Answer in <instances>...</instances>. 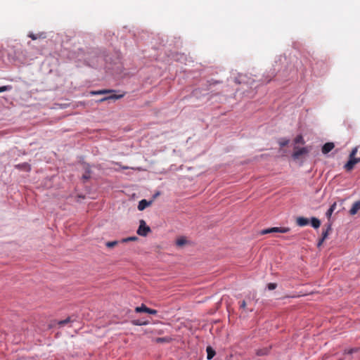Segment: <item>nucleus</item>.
Returning <instances> with one entry per match:
<instances>
[{"mask_svg":"<svg viewBox=\"0 0 360 360\" xmlns=\"http://www.w3.org/2000/svg\"><path fill=\"white\" fill-rule=\"evenodd\" d=\"M104 58V53L98 49L92 50L89 53L86 60H87L88 65L93 68H96L100 62Z\"/></svg>","mask_w":360,"mask_h":360,"instance_id":"1","label":"nucleus"},{"mask_svg":"<svg viewBox=\"0 0 360 360\" xmlns=\"http://www.w3.org/2000/svg\"><path fill=\"white\" fill-rule=\"evenodd\" d=\"M358 152V147L352 148L349 155V160L345 165L344 168L346 171L350 172L354 169L356 164L360 162V158H356V155Z\"/></svg>","mask_w":360,"mask_h":360,"instance_id":"2","label":"nucleus"},{"mask_svg":"<svg viewBox=\"0 0 360 360\" xmlns=\"http://www.w3.org/2000/svg\"><path fill=\"white\" fill-rule=\"evenodd\" d=\"M309 152L307 147H303V148H298L295 147L294 152L292 155L293 159L298 160L303 155H305Z\"/></svg>","mask_w":360,"mask_h":360,"instance_id":"3","label":"nucleus"},{"mask_svg":"<svg viewBox=\"0 0 360 360\" xmlns=\"http://www.w3.org/2000/svg\"><path fill=\"white\" fill-rule=\"evenodd\" d=\"M290 231V229L288 227H273L270 229H264L262 231L261 233L262 235L271 233H288Z\"/></svg>","mask_w":360,"mask_h":360,"instance_id":"4","label":"nucleus"},{"mask_svg":"<svg viewBox=\"0 0 360 360\" xmlns=\"http://www.w3.org/2000/svg\"><path fill=\"white\" fill-rule=\"evenodd\" d=\"M149 232H150V228L146 225L144 220L141 219L137 230V233L141 236H146Z\"/></svg>","mask_w":360,"mask_h":360,"instance_id":"5","label":"nucleus"},{"mask_svg":"<svg viewBox=\"0 0 360 360\" xmlns=\"http://www.w3.org/2000/svg\"><path fill=\"white\" fill-rule=\"evenodd\" d=\"M122 97H123L122 94L116 95V94H112L111 93L110 95L105 96V97H103V98L97 100L96 103H102V102H104V101H116V100L120 99V98H121Z\"/></svg>","mask_w":360,"mask_h":360,"instance_id":"6","label":"nucleus"},{"mask_svg":"<svg viewBox=\"0 0 360 360\" xmlns=\"http://www.w3.org/2000/svg\"><path fill=\"white\" fill-rule=\"evenodd\" d=\"M335 147V145L332 142H328L325 143L322 147V153L323 154H327L330 152Z\"/></svg>","mask_w":360,"mask_h":360,"instance_id":"7","label":"nucleus"},{"mask_svg":"<svg viewBox=\"0 0 360 360\" xmlns=\"http://www.w3.org/2000/svg\"><path fill=\"white\" fill-rule=\"evenodd\" d=\"M112 92H114V90H111V89H103V90H99V91H91L89 92V95H91V96L103 95V94H111Z\"/></svg>","mask_w":360,"mask_h":360,"instance_id":"8","label":"nucleus"},{"mask_svg":"<svg viewBox=\"0 0 360 360\" xmlns=\"http://www.w3.org/2000/svg\"><path fill=\"white\" fill-rule=\"evenodd\" d=\"M28 37H30L32 40H36L37 39H45L46 37V34L45 32H39L38 34L30 32Z\"/></svg>","mask_w":360,"mask_h":360,"instance_id":"9","label":"nucleus"},{"mask_svg":"<svg viewBox=\"0 0 360 360\" xmlns=\"http://www.w3.org/2000/svg\"><path fill=\"white\" fill-rule=\"evenodd\" d=\"M359 210H360V200H359L357 202H355L353 204L352 208L349 210V213L352 215H354V214H356L358 212V211Z\"/></svg>","mask_w":360,"mask_h":360,"instance_id":"10","label":"nucleus"},{"mask_svg":"<svg viewBox=\"0 0 360 360\" xmlns=\"http://www.w3.org/2000/svg\"><path fill=\"white\" fill-rule=\"evenodd\" d=\"M297 224L300 226H304L309 224V220L303 217H299L296 219Z\"/></svg>","mask_w":360,"mask_h":360,"instance_id":"11","label":"nucleus"},{"mask_svg":"<svg viewBox=\"0 0 360 360\" xmlns=\"http://www.w3.org/2000/svg\"><path fill=\"white\" fill-rule=\"evenodd\" d=\"M151 204V202H148L146 200H141L138 205V209L140 211L143 210L145 208H146L148 206H149Z\"/></svg>","mask_w":360,"mask_h":360,"instance_id":"12","label":"nucleus"},{"mask_svg":"<svg viewBox=\"0 0 360 360\" xmlns=\"http://www.w3.org/2000/svg\"><path fill=\"white\" fill-rule=\"evenodd\" d=\"M15 167L18 168L19 169L25 170L27 172L31 169L30 165L27 163L18 164L15 165Z\"/></svg>","mask_w":360,"mask_h":360,"instance_id":"13","label":"nucleus"},{"mask_svg":"<svg viewBox=\"0 0 360 360\" xmlns=\"http://www.w3.org/2000/svg\"><path fill=\"white\" fill-rule=\"evenodd\" d=\"M148 307H147L144 304H142L140 307H136L135 308V311L136 313H141V312H148Z\"/></svg>","mask_w":360,"mask_h":360,"instance_id":"14","label":"nucleus"},{"mask_svg":"<svg viewBox=\"0 0 360 360\" xmlns=\"http://www.w3.org/2000/svg\"><path fill=\"white\" fill-rule=\"evenodd\" d=\"M311 224L314 229H318L321 225V221L316 217H312L311 219Z\"/></svg>","mask_w":360,"mask_h":360,"instance_id":"15","label":"nucleus"},{"mask_svg":"<svg viewBox=\"0 0 360 360\" xmlns=\"http://www.w3.org/2000/svg\"><path fill=\"white\" fill-rule=\"evenodd\" d=\"M336 202H334L330 207V208L328 210L327 212H326V217L330 219L333 212H334L335 207H336Z\"/></svg>","mask_w":360,"mask_h":360,"instance_id":"16","label":"nucleus"},{"mask_svg":"<svg viewBox=\"0 0 360 360\" xmlns=\"http://www.w3.org/2000/svg\"><path fill=\"white\" fill-rule=\"evenodd\" d=\"M240 308L243 309V310L252 311L253 310V308H248L247 307V302L245 300H243L240 302Z\"/></svg>","mask_w":360,"mask_h":360,"instance_id":"17","label":"nucleus"},{"mask_svg":"<svg viewBox=\"0 0 360 360\" xmlns=\"http://www.w3.org/2000/svg\"><path fill=\"white\" fill-rule=\"evenodd\" d=\"M207 359H212L215 355V352L211 347H207Z\"/></svg>","mask_w":360,"mask_h":360,"instance_id":"18","label":"nucleus"},{"mask_svg":"<svg viewBox=\"0 0 360 360\" xmlns=\"http://www.w3.org/2000/svg\"><path fill=\"white\" fill-rule=\"evenodd\" d=\"M186 243H187V240H186V238H184V237H181L179 238H178L176 241V244L179 247H181V246L184 245Z\"/></svg>","mask_w":360,"mask_h":360,"instance_id":"19","label":"nucleus"},{"mask_svg":"<svg viewBox=\"0 0 360 360\" xmlns=\"http://www.w3.org/2000/svg\"><path fill=\"white\" fill-rule=\"evenodd\" d=\"M269 349L268 348H264V349H258L257 351V354L258 356H264V355H266L269 353Z\"/></svg>","mask_w":360,"mask_h":360,"instance_id":"20","label":"nucleus"},{"mask_svg":"<svg viewBox=\"0 0 360 360\" xmlns=\"http://www.w3.org/2000/svg\"><path fill=\"white\" fill-rule=\"evenodd\" d=\"M131 323L134 326H145L148 323V321H141L140 320H133Z\"/></svg>","mask_w":360,"mask_h":360,"instance_id":"21","label":"nucleus"},{"mask_svg":"<svg viewBox=\"0 0 360 360\" xmlns=\"http://www.w3.org/2000/svg\"><path fill=\"white\" fill-rule=\"evenodd\" d=\"M71 321L70 317H68L67 319L60 321L58 322L59 326H63L64 325L70 323Z\"/></svg>","mask_w":360,"mask_h":360,"instance_id":"22","label":"nucleus"},{"mask_svg":"<svg viewBox=\"0 0 360 360\" xmlns=\"http://www.w3.org/2000/svg\"><path fill=\"white\" fill-rule=\"evenodd\" d=\"M117 243H118V241H117V240H114V241H109V242H107L105 245H106V246H107L108 248H113V247H115V245H117Z\"/></svg>","mask_w":360,"mask_h":360,"instance_id":"23","label":"nucleus"},{"mask_svg":"<svg viewBox=\"0 0 360 360\" xmlns=\"http://www.w3.org/2000/svg\"><path fill=\"white\" fill-rule=\"evenodd\" d=\"M331 229L330 228V225L328 226V229L325 231H323L322 233V237L321 238L326 240V238L328 237V231Z\"/></svg>","mask_w":360,"mask_h":360,"instance_id":"24","label":"nucleus"},{"mask_svg":"<svg viewBox=\"0 0 360 360\" xmlns=\"http://www.w3.org/2000/svg\"><path fill=\"white\" fill-rule=\"evenodd\" d=\"M11 89V86L9 85L3 86L0 87V92L7 91Z\"/></svg>","mask_w":360,"mask_h":360,"instance_id":"25","label":"nucleus"},{"mask_svg":"<svg viewBox=\"0 0 360 360\" xmlns=\"http://www.w3.org/2000/svg\"><path fill=\"white\" fill-rule=\"evenodd\" d=\"M276 286H277L276 283H270L267 285L268 289L270 290L276 289Z\"/></svg>","mask_w":360,"mask_h":360,"instance_id":"26","label":"nucleus"},{"mask_svg":"<svg viewBox=\"0 0 360 360\" xmlns=\"http://www.w3.org/2000/svg\"><path fill=\"white\" fill-rule=\"evenodd\" d=\"M137 239L136 237L134 236V237H129V238H124L123 239V242H128V241H134V240H136Z\"/></svg>","mask_w":360,"mask_h":360,"instance_id":"27","label":"nucleus"},{"mask_svg":"<svg viewBox=\"0 0 360 360\" xmlns=\"http://www.w3.org/2000/svg\"><path fill=\"white\" fill-rule=\"evenodd\" d=\"M147 313H148V314H153V315H155V314H156L158 313V311H157V310H155V309H150V308H148V312H147Z\"/></svg>","mask_w":360,"mask_h":360,"instance_id":"28","label":"nucleus"},{"mask_svg":"<svg viewBox=\"0 0 360 360\" xmlns=\"http://www.w3.org/2000/svg\"><path fill=\"white\" fill-rule=\"evenodd\" d=\"M324 240H325L324 239H323V238H320V239H319V242H318V244H317L318 247H320V246L323 244V243L324 242Z\"/></svg>","mask_w":360,"mask_h":360,"instance_id":"29","label":"nucleus"},{"mask_svg":"<svg viewBox=\"0 0 360 360\" xmlns=\"http://www.w3.org/2000/svg\"><path fill=\"white\" fill-rule=\"evenodd\" d=\"M90 178V174L89 173H86L85 174L83 175V179H88Z\"/></svg>","mask_w":360,"mask_h":360,"instance_id":"30","label":"nucleus"},{"mask_svg":"<svg viewBox=\"0 0 360 360\" xmlns=\"http://www.w3.org/2000/svg\"><path fill=\"white\" fill-rule=\"evenodd\" d=\"M302 138V136H297V138L295 139V143H300L301 141Z\"/></svg>","mask_w":360,"mask_h":360,"instance_id":"31","label":"nucleus"},{"mask_svg":"<svg viewBox=\"0 0 360 360\" xmlns=\"http://www.w3.org/2000/svg\"><path fill=\"white\" fill-rule=\"evenodd\" d=\"M157 341L158 342H164V341H165V338H158Z\"/></svg>","mask_w":360,"mask_h":360,"instance_id":"32","label":"nucleus"},{"mask_svg":"<svg viewBox=\"0 0 360 360\" xmlns=\"http://www.w3.org/2000/svg\"><path fill=\"white\" fill-rule=\"evenodd\" d=\"M236 82L240 84V83L243 82V81L238 80V79H236Z\"/></svg>","mask_w":360,"mask_h":360,"instance_id":"33","label":"nucleus"},{"mask_svg":"<svg viewBox=\"0 0 360 360\" xmlns=\"http://www.w3.org/2000/svg\"><path fill=\"white\" fill-rule=\"evenodd\" d=\"M159 195H160V193H159V192H158L157 193H155V194L154 195V198H156V197H157V196H158Z\"/></svg>","mask_w":360,"mask_h":360,"instance_id":"34","label":"nucleus"},{"mask_svg":"<svg viewBox=\"0 0 360 360\" xmlns=\"http://www.w3.org/2000/svg\"><path fill=\"white\" fill-rule=\"evenodd\" d=\"M122 169H128V167H122Z\"/></svg>","mask_w":360,"mask_h":360,"instance_id":"35","label":"nucleus"}]
</instances>
